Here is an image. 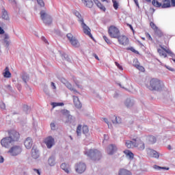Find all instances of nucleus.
Masks as SVG:
<instances>
[{"instance_id":"obj_53","label":"nucleus","mask_w":175,"mask_h":175,"mask_svg":"<svg viewBox=\"0 0 175 175\" xmlns=\"http://www.w3.org/2000/svg\"><path fill=\"white\" fill-rule=\"evenodd\" d=\"M3 161H5L3 157L0 156V163H3Z\"/></svg>"},{"instance_id":"obj_29","label":"nucleus","mask_w":175,"mask_h":175,"mask_svg":"<svg viewBox=\"0 0 175 175\" xmlns=\"http://www.w3.org/2000/svg\"><path fill=\"white\" fill-rule=\"evenodd\" d=\"M124 154L126 155V157H129L130 159H133V157H135V154L131 150H126L124 151Z\"/></svg>"},{"instance_id":"obj_6","label":"nucleus","mask_w":175,"mask_h":175,"mask_svg":"<svg viewBox=\"0 0 175 175\" xmlns=\"http://www.w3.org/2000/svg\"><path fill=\"white\" fill-rule=\"evenodd\" d=\"M79 23H81V25L85 35L89 36V38H91V39H94V37H92V34L91 33V29H90V27L87 25H85V23H84V19L81 18V20H79Z\"/></svg>"},{"instance_id":"obj_22","label":"nucleus","mask_w":175,"mask_h":175,"mask_svg":"<svg viewBox=\"0 0 175 175\" xmlns=\"http://www.w3.org/2000/svg\"><path fill=\"white\" fill-rule=\"evenodd\" d=\"M31 157L33 159H38L39 158V150L35 146H33L31 149Z\"/></svg>"},{"instance_id":"obj_50","label":"nucleus","mask_w":175,"mask_h":175,"mask_svg":"<svg viewBox=\"0 0 175 175\" xmlns=\"http://www.w3.org/2000/svg\"><path fill=\"white\" fill-rule=\"evenodd\" d=\"M51 85L53 87V90H56L57 87H55V83H54V82H51Z\"/></svg>"},{"instance_id":"obj_58","label":"nucleus","mask_w":175,"mask_h":175,"mask_svg":"<svg viewBox=\"0 0 175 175\" xmlns=\"http://www.w3.org/2000/svg\"><path fill=\"white\" fill-rule=\"evenodd\" d=\"M42 40H43L44 42V43H48L47 40L44 37H42Z\"/></svg>"},{"instance_id":"obj_34","label":"nucleus","mask_w":175,"mask_h":175,"mask_svg":"<svg viewBox=\"0 0 175 175\" xmlns=\"http://www.w3.org/2000/svg\"><path fill=\"white\" fill-rule=\"evenodd\" d=\"M1 17L4 20H9V15L8 14V11H6V10L5 9L3 10Z\"/></svg>"},{"instance_id":"obj_39","label":"nucleus","mask_w":175,"mask_h":175,"mask_svg":"<svg viewBox=\"0 0 175 175\" xmlns=\"http://www.w3.org/2000/svg\"><path fill=\"white\" fill-rule=\"evenodd\" d=\"M64 103H52L51 106H53V108L57 107L58 106H64Z\"/></svg>"},{"instance_id":"obj_19","label":"nucleus","mask_w":175,"mask_h":175,"mask_svg":"<svg viewBox=\"0 0 175 175\" xmlns=\"http://www.w3.org/2000/svg\"><path fill=\"white\" fill-rule=\"evenodd\" d=\"M107 151L109 155H113V154L117 151V146H116V145L111 144L107 148Z\"/></svg>"},{"instance_id":"obj_42","label":"nucleus","mask_w":175,"mask_h":175,"mask_svg":"<svg viewBox=\"0 0 175 175\" xmlns=\"http://www.w3.org/2000/svg\"><path fill=\"white\" fill-rule=\"evenodd\" d=\"M3 39L4 42H5V43H7V44H9V41H8V40H9V35L4 34L3 36Z\"/></svg>"},{"instance_id":"obj_3","label":"nucleus","mask_w":175,"mask_h":175,"mask_svg":"<svg viewBox=\"0 0 175 175\" xmlns=\"http://www.w3.org/2000/svg\"><path fill=\"white\" fill-rule=\"evenodd\" d=\"M85 154L93 161H99L102 158V154L98 149H90L85 152Z\"/></svg>"},{"instance_id":"obj_27","label":"nucleus","mask_w":175,"mask_h":175,"mask_svg":"<svg viewBox=\"0 0 175 175\" xmlns=\"http://www.w3.org/2000/svg\"><path fill=\"white\" fill-rule=\"evenodd\" d=\"M3 76L5 79H10V77H12V73H10V71L9 70V67H6L5 68Z\"/></svg>"},{"instance_id":"obj_59","label":"nucleus","mask_w":175,"mask_h":175,"mask_svg":"<svg viewBox=\"0 0 175 175\" xmlns=\"http://www.w3.org/2000/svg\"><path fill=\"white\" fill-rule=\"evenodd\" d=\"M34 172H36L38 175H40V171H39V170L34 169Z\"/></svg>"},{"instance_id":"obj_57","label":"nucleus","mask_w":175,"mask_h":175,"mask_svg":"<svg viewBox=\"0 0 175 175\" xmlns=\"http://www.w3.org/2000/svg\"><path fill=\"white\" fill-rule=\"evenodd\" d=\"M42 40H43L44 42V43H48L47 40L44 37H42Z\"/></svg>"},{"instance_id":"obj_24","label":"nucleus","mask_w":175,"mask_h":175,"mask_svg":"<svg viewBox=\"0 0 175 175\" xmlns=\"http://www.w3.org/2000/svg\"><path fill=\"white\" fill-rule=\"evenodd\" d=\"M93 1L94 2L95 5H96L98 9L103 10V12H106V8L105 7V5H103L102 3H100V1H99V0H93Z\"/></svg>"},{"instance_id":"obj_64","label":"nucleus","mask_w":175,"mask_h":175,"mask_svg":"<svg viewBox=\"0 0 175 175\" xmlns=\"http://www.w3.org/2000/svg\"><path fill=\"white\" fill-rule=\"evenodd\" d=\"M10 2H14L16 3V1L15 0H8Z\"/></svg>"},{"instance_id":"obj_38","label":"nucleus","mask_w":175,"mask_h":175,"mask_svg":"<svg viewBox=\"0 0 175 175\" xmlns=\"http://www.w3.org/2000/svg\"><path fill=\"white\" fill-rule=\"evenodd\" d=\"M48 163L50 166H54V165H55V159L54 157H50L48 160Z\"/></svg>"},{"instance_id":"obj_2","label":"nucleus","mask_w":175,"mask_h":175,"mask_svg":"<svg viewBox=\"0 0 175 175\" xmlns=\"http://www.w3.org/2000/svg\"><path fill=\"white\" fill-rule=\"evenodd\" d=\"M154 36L158 43H163L164 42L167 44V42H169V36H167V34L163 33L161 29L154 32Z\"/></svg>"},{"instance_id":"obj_21","label":"nucleus","mask_w":175,"mask_h":175,"mask_svg":"<svg viewBox=\"0 0 175 175\" xmlns=\"http://www.w3.org/2000/svg\"><path fill=\"white\" fill-rule=\"evenodd\" d=\"M73 102H74V105L75 106V107L77 109H81V103L80 102V100L79 99V97L76 96H73Z\"/></svg>"},{"instance_id":"obj_30","label":"nucleus","mask_w":175,"mask_h":175,"mask_svg":"<svg viewBox=\"0 0 175 175\" xmlns=\"http://www.w3.org/2000/svg\"><path fill=\"white\" fill-rule=\"evenodd\" d=\"M113 124H121V118L113 116L112 117Z\"/></svg>"},{"instance_id":"obj_52","label":"nucleus","mask_w":175,"mask_h":175,"mask_svg":"<svg viewBox=\"0 0 175 175\" xmlns=\"http://www.w3.org/2000/svg\"><path fill=\"white\" fill-rule=\"evenodd\" d=\"M3 33H5V30L0 27V35H3Z\"/></svg>"},{"instance_id":"obj_63","label":"nucleus","mask_w":175,"mask_h":175,"mask_svg":"<svg viewBox=\"0 0 175 175\" xmlns=\"http://www.w3.org/2000/svg\"><path fill=\"white\" fill-rule=\"evenodd\" d=\"M167 148H168V150H172V146L170 145H169Z\"/></svg>"},{"instance_id":"obj_8","label":"nucleus","mask_w":175,"mask_h":175,"mask_svg":"<svg viewBox=\"0 0 175 175\" xmlns=\"http://www.w3.org/2000/svg\"><path fill=\"white\" fill-rule=\"evenodd\" d=\"M40 14L41 18L44 24H46V25H50V24L53 23V19L51 18V16H50V15H48L43 11L40 12Z\"/></svg>"},{"instance_id":"obj_32","label":"nucleus","mask_w":175,"mask_h":175,"mask_svg":"<svg viewBox=\"0 0 175 175\" xmlns=\"http://www.w3.org/2000/svg\"><path fill=\"white\" fill-rule=\"evenodd\" d=\"M61 169H62V170H64L66 173H69V165H67L66 163H62L61 165Z\"/></svg>"},{"instance_id":"obj_13","label":"nucleus","mask_w":175,"mask_h":175,"mask_svg":"<svg viewBox=\"0 0 175 175\" xmlns=\"http://www.w3.org/2000/svg\"><path fill=\"white\" fill-rule=\"evenodd\" d=\"M67 38L71 43L72 46H73L74 47H79L80 46V44L79 43L77 39H76V37H73V35H72V33H68Z\"/></svg>"},{"instance_id":"obj_62","label":"nucleus","mask_w":175,"mask_h":175,"mask_svg":"<svg viewBox=\"0 0 175 175\" xmlns=\"http://www.w3.org/2000/svg\"><path fill=\"white\" fill-rule=\"evenodd\" d=\"M135 4L137 5V6H139V3H137V0H135Z\"/></svg>"},{"instance_id":"obj_9","label":"nucleus","mask_w":175,"mask_h":175,"mask_svg":"<svg viewBox=\"0 0 175 175\" xmlns=\"http://www.w3.org/2000/svg\"><path fill=\"white\" fill-rule=\"evenodd\" d=\"M133 142H135L134 147L139 150V151H143L144 148H146V146L144 144V142L142 141V139H133Z\"/></svg>"},{"instance_id":"obj_5","label":"nucleus","mask_w":175,"mask_h":175,"mask_svg":"<svg viewBox=\"0 0 175 175\" xmlns=\"http://www.w3.org/2000/svg\"><path fill=\"white\" fill-rule=\"evenodd\" d=\"M8 137L11 139L12 142L16 143L20 140V133L17 132L14 129H11L8 131Z\"/></svg>"},{"instance_id":"obj_47","label":"nucleus","mask_w":175,"mask_h":175,"mask_svg":"<svg viewBox=\"0 0 175 175\" xmlns=\"http://www.w3.org/2000/svg\"><path fill=\"white\" fill-rule=\"evenodd\" d=\"M115 65L117 66V67L118 68V69H120V70H123L122 66L118 64V62H116Z\"/></svg>"},{"instance_id":"obj_51","label":"nucleus","mask_w":175,"mask_h":175,"mask_svg":"<svg viewBox=\"0 0 175 175\" xmlns=\"http://www.w3.org/2000/svg\"><path fill=\"white\" fill-rule=\"evenodd\" d=\"M51 129H53V130L55 129V124L51 123Z\"/></svg>"},{"instance_id":"obj_33","label":"nucleus","mask_w":175,"mask_h":175,"mask_svg":"<svg viewBox=\"0 0 175 175\" xmlns=\"http://www.w3.org/2000/svg\"><path fill=\"white\" fill-rule=\"evenodd\" d=\"M152 5H153L154 8H162V3H159L157 0H152Z\"/></svg>"},{"instance_id":"obj_12","label":"nucleus","mask_w":175,"mask_h":175,"mask_svg":"<svg viewBox=\"0 0 175 175\" xmlns=\"http://www.w3.org/2000/svg\"><path fill=\"white\" fill-rule=\"evenodd\" d=\"M13 143L14 142L9 137H5L1 140L2 147H5V148H9V147L12 146Z\"/></svg>"},{"instance_id":"obj_23","label":"nucleus","mask_w":175,"mask_h":175,"mask_svg":"<svg viewBox=\"0 0 175 175\" xmlns=\"http://www.w3.org/2000/svg\"><path fill=\"white\" fill-rule=\"evenodd\" d=\"M147 151L149 157H151L152 158H159V154L157 153V151L152 149H148Z\"/></svg>"},{"instance_id":"obj_36","label":"nucleus","mask_w":175,"mask_h":175,"mask_svg":"<svg viewBox=\"0 0 175 175\" xmlns=\"http://www.w3.org/2000/svg\"><path fill=\"white\" fill-rule=\"evenodd\" d=\"M153 169H154L155 170H161V169L163 170H169V167H161L159 165H153Z\"/></svg>"},{"instance_id":"obj_61","label":"nucleus","mask_w":175,"mask_h":175,"mask_svg":"<svg viewBox=\"0 0 175 175\" xmlns=\"http://www.w3.org/2000/svg\"><path fill=\"white\" fill-rule=\"evenodd\" d=\"M94 57H95L96 59H98V61H99V57H98V55H94Z\"/></svg>"},{"instance_id":"obj_56","label":"nucleus","mask_w":175,"mask_h":175,"mask_svg":"<svg viewBox=\"0 0 175 175\" xmlns=\"http://www.w3.org/2000/svg\"><path fill=\"white\" fill-rule=\"evenodd\" d=\"M16 88H17V89L18 90V91H21V85L20 84H18V85H16Z\"/></svg>"},{"instance_id":"obj_11","label":"nucleus","mask_w":175,"mask_h":175,"mask_svg":"<svg viewBox=\"0 0 175 175\" xmlns=\"http://www.w3.org/2000/svg\"><path fill=\"white\" fill-rule=\"evenodd\" d=\"M81 129H82V132H83V135H87V133H88V132H90V130L88 129V126L83 125V126H81V124H79L77 128V136H80V135H81Z\"/></svg>"},{"instance_id":"obj_26","label":"nucleus","mask_w":175,"mask_h":175,"mask_svg":"<svg viewBox=\"0 0 175 175\" xmlns=\"http://www.w3.org/2000/svg\"><path fill=\"white\" fill-rule=\"evenodd\" d=\"M146 142L149 143V144H154V143L157 142V138L152 135H148L146 137Z\"/></svg>"},{"instance_id":"obj_45","label":"nucleus","mask_w":175,"mask_h":175,"mask_svg":"<svg viewBox=\"0 0 175 175\" xmlns=\"http://www.w3.org/2000/svg\"><path fill=\"white\" fill-rule=\"evenodd\" d=\"M37 2L40 6H44V1L43 0H37Z\"/></svg>"},{"instance_id":"obj_15","label":"nucleus","mask_w":175,"mask_h":175,"mask_svg":"<svg viewBox=\"0 0 175 175\" xmlns=\"http://www.w3.org/2000/svg\"><path fill=\"white\" fill-rule=\"evenodd\" d=\"M161 49H159L157 50L160 57H163L164 58H166L167 57V54H170L172 53V51L170 49H165L162 45H160Z\"/></svg>"},{"instance_id":"obj_7","label":"nucleus","mask_w":175,"mask_h":175,"mask_svg":"<svg viewBox=\"0 0 175 175\" xmlns=\"http://www.w3.org/2000/svg\"><path fill=\"white\" fill-rule=\"evenodd\" d=\"M23 151V149L21 148V146H14L10 148V149L8 150V154H10L12 157H16L20 154H21V152Z\"/></svg>"},{"instance_id":"obj_46","label":"nucleus","mask_w":175,"mask_h":175,"mask_svg":"<svg viewBox=\"0 0 175 175\" xmlns=\"http://www.w3.org/2000/svg\"><path fill=\"white\" fill-rule=\"evenodd\" d=\"M136 65H140V63H139V60H137V59L133 60V66L136 68Z\"/></svg>"},{"instance_id":"obj_31","label":"nucleus","mask_w":175,"mask_h":175,"mask_svg":"<svg viewBox=\"0 0 175 175\" xmlns=\"http://www.w3.org/2000/svg\"><path fill=\"white\" fill-rule=\"evenodd\" d=\"M125 145L127 148H133L135 147V142L128 140L126 142Z\"/></svg>"},{"instance_id":"obj_37","label":"nucleus","mask_w":175,"mask_h":175,"mask_svg":"<svg viewBox=\"0 0 175 175\" xmlns=\"http://www.w3.org/2000/svg\"><path fill=\"white\" fill-rule=\"evenodd\" d=\"M150 28H152V29H153L154 32H157V31H159V29H160L153 22L150 23Z\"/></svg>"},{"instance_id":"obj_40","label":"nucleus","mask_w":175,"mask_h":175,"mask_svg":"<svg viewBox=\"0 0 175 175\" xmlns=\"http://www.w3.org/2000/svg\"><path fill=\"white\" fill-rule=\"evenodd\" d=\"M74 14L76 16V17H77L79 18L78 21L80 22V20H81V14H80V12H79L77 10H75L74 11Z\"/></svg>"},{"instance_id":"obj_55","label":"nucleus","mask_w":175,"mask_h":175,"mask_svg":"<svg viewBox=\"0 0 175 175\" xmlns=\"http://www.w3.org/2000/svg\"><path fill=\"white\" fill-rule=\"evenodd\" d=\"M127 25L129 27V28L131 29L133 32H135V30L133 29V27H132L131 25L127 24Z\"/></svg>"},{"instance_id":"obj_17","label":"nucleus","mask_w":175,"mask_h":175,"mask_svg":"<svg viewBox=\"0 0 175 175\" xmlns=\"http://www.w3.org/2000/svg\"><path fill=\"white\" fill-rule=\"evenodd\" d=\"M44 143L47 146V148H51L54 146V139L53 137H48L45 138Z\"/></svg>"},{"instance_id":"obj_18","label":"nucleus","mask_w":175,"mask_h":175,"mask_svg":"<svg viewBox=\"0 0 175 175\" xmlns=\"http://www.w3.org/2000/svg\"><path fill=\"white\" fill-rule=\"evenodd\" d=\"M62 114L67 118L66 122H70V121H72L73 116L70 115L69 111L64 109L62 111Z\"/></svg>"},{"instance_id":"obj_28","label":"nucleus","mask_w":175,"mask_h":175,"mask_svg":"<svg viewBox=\"0 0 175 175\" xmlns=\"http://www.w3.org/2000/svg\"><path fill=\"white\" fill-rule=\"evenodd\" d=\"M82 2L83 3V5H85V6H86V8H92V6H94V2L92 1V0H82Z\"/></svg>"},{"instance_id":"obj_20","label":"nucleus","mask_w":175,"mask_h":175,"mask_svg":"<svg viewBox=\"0 0 175 175\" xmlns=\"http://www.w3.org/2000/svg\"><path fill=\"white\" fill-rule=\"evenodd\" d=\"M24 144H25V147H26L27 150L32 148V144H33L32 139L31 137H27L25 140Z\"/></svg>"},{"instance_id":"obj_44","label":"nucleus","mask_w":175,"mask_h":175,"mask_svg":"<svg viewBox=\"0 0 175 175\" xmlns=\"http://www.w3.org/2000/svg\"><path fill=\"white\" fill-rule=\"evenodd\" d=\"M145 36L147 38V39H148V40L152 42V37H151V35H150L149 33H146Z\"/></svg>"},{"instance_id":"obj_25","label":"nucleus","mask_w":175,"mask_h":175,"mask_svg":"<svg viewBox=\"0 0 175 175\" xmlns=\"http://www.w3.org/2000/svg\"><path fill=\"white\" fill-rule=\"evenodd\" d=\"M118 175H132V172L125 168H121L118 171Z\"/></svg>"},{"instance_id":"obj_4","label":"nucleus","mask_w":175,"mask_h":175,"mask_svg":"<svg viewBox=\"0 0 175 175\" xmlns=\"http://www.w3.org/2000/svg\"><path fill=\"white\" fill-rule=\"evenodd\" d=\"M108 34L109 36L112 39H117V38H118V36L121 35V32L117 27L114 25H111L108 28Z\"/></svg>"},{"instance_id":"obj_48","label":"nucleus","mask_w":175,"mask_h":175,"mask_svg":"<svg viewBox=\"0 0 175 175\" xmlns=\"http://www.w3.org/2000/svg\"><path fill=\"white\" fill-rule=\"evenodd\" d=\"M103 120H104L105 122H106V124H107L108 128H109V129L111 128V124H109V120H107V118H104Z\"/></svg>"},{"instance_id":"obj_43","label":"nucleus","mask_w":175,"mask_h":175,"mask_svg":"<svg viewBox=\"0 0 175 175\" xmlns=\"http://www.w3.org/2000/svg\"><path fill=\"white\" fill-rule=\"evenodd\" d=\"M103 38L105 42H106V43H107V44H111V41H110V39H109V38H107V36H103Z\"/></svg>"},{"instance_id":"obj_60","label":"nucleus","mask_w":175,"mask_h":175,"mask_svg":"<svg viewBox=\"0 0 175 175\" xmlns=\"http://www.w3.org/2000/svg\"><path fill=\"white\" fill-rule=\"evenodd\" d=\"M168 69H169V70H171V72H174V68H170Z\"/></svg>"},{"instance_id":"obj_14","label":"nucleus","mask_w":175,"mask_h":175,"mask_svg":"<svg viewBox=\"0 0 175 175\" xmlns=\"http://www.w3.org/2000/svg\"><path fill=\"white\" fill-rule=\"evenodd\" d=\"M170 6L175 7V0H171V1L170 0H162V3H161L162 9H167V8H170Z\"/></svg>"},{"instance_id":"obj_49","label":"nucleus","mask_w":175,"mask_h":175,"mask_svg":"<svg viewBox=\"0 0 175 175\" xmlns=\"http://www.w3.org/2000/svg\"><path fill=\"white\" fill-rule=\"evenodd\" d=\"M127 50H131V51H132L133 53H137V51L135 50L133 47L127 48Z\"/></svg>"},{"instance_id":"obj_41","label":"nucleus","mask_w":175,"mask_h":175,"mask_svg":"<svg viewBox=\"0 0 175 175\" xmlns=\"http://www.w3.org/2000/svg\"><path fill=\"white\" fill-rule=\"evenodd\" d=\"M135 68L138 69L140 72H144L145 69L144 67L141 66L140 64H135Z\"/></svg>"},{"instance_id":"obj_10","label":"nucleus","mask_w":175,"mask_h":175,"mask_svg":"<svg viewBox=\"0 0 175 175\" xmlns=\"http://www.w3.org/2000/svg\"><path fill=\"white\" fill-rule=\"evenodd\" d=\"M116 39H118V42L122 46H128V44H129V39L126 36H121L120 34Z\"/></svg>"},{"instance_id":"obj_35","label":"nucleus","mask_w":175,"mask_h":175,"mask_svg":"<svg viewBox=\"0 0 175 175\" xmlns=\"http://www.w3.org/2000/svg\"><path fill=\"white\" fill-rule=\"evenodd\" d=\"M112 3L115 10H118L120 4V0H112Z\"/></svg>"},{"instance_id":"obj_54","label":"nucleus","mask_w":175,"mask_h":175,"mask_svg":"<svg viewBox=\"0 0 175 175\" xmlns=\"http://www.w3.org/2000/svg\"><path fill=\"white\" fill-rule=\"evenodd\" d=\"M23 80L25 83H27V80H28V77H23Z\"/></svg>"},{"instance_id":"obj_16","label":"nucleus","mask_w":175,"mask_h":175,"mask_svg":"<svg viewBox=\"0 0 175 175\" xmlns=\"http://www.w3.org/2000/svg\"><path fill=\"white\" fill-rule=\"evenodd\" d=\"M85 169H86L85 164L83 163H79L77 164L75 167L76 172L79 174L84 173V172H85Z\"/></svg>"},{"instance_id":"obj_1","label":"nucleus","mask_w":175,"mask_h":175,"mask_svg":"<svg viewBox=\"0 0 175 175\" xmlns=\"http://www.w3.org/2000/svg\"><path fill=\"white\" fill-rule=\"evenodd\" d=\"M165 87L163 82L157 78H152L150 81L149 90L151 91H161Z\"/></svg>"}]
</instances>
